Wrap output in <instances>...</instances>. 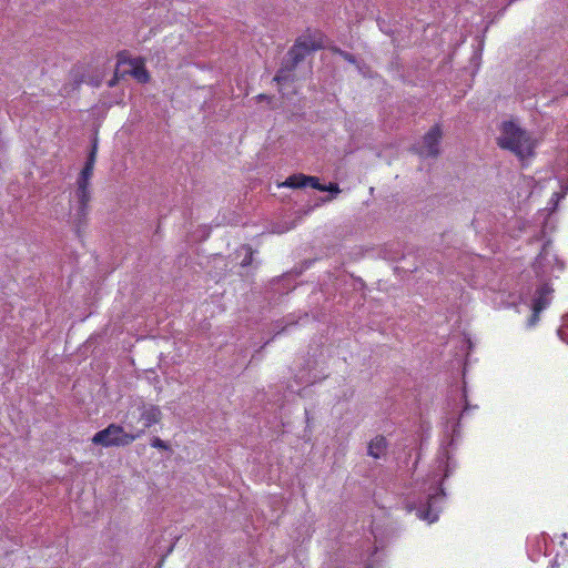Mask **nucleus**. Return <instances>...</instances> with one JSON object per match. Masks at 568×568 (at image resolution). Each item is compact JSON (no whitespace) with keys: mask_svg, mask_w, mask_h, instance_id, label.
<instances>
[{"mask_svg":"<svg viewBox=\"0 0 568 568\" xmlns=\"http://www.w3.org/2000/svg\"><path fill=\"white\" fill-rule=\"evenodd\" d=\"M277 84L282 85L286 82H293L295 80V75L293 72L284 71L283 69H278L274 79Z\"/></svg>","mask_w":568,"mask_h":568,"instance_id":"12","label":"nucleus"},{"mask_svg":"<svg viewBox=\"0 0 568 568\" xmlns=\"http://www.w3.org/2000/svg\"><path fill=\"white\" fill-rule=\"evenodd\" d=\"M151 446L154 447V448H160V449H168L169 448L168 444L164 440H162L161 438H159V437H154L151 440Z\"/></svg>","mask_w":568,"mask_h":568,"instance_id":"19","label":"nucleus"},{"mask_svg":"<svg viewBox=\"0 0 568 568\" xmlns=\"http://www.w3.org/2000/svg\"><path fill=\"white\" fill-rule=\"evenodd\" d=\"M302 179L306 180L307 186H311L313 189L324 192V185L320 183L318 178L307 175V178H302Z\"/></svg>","mask_w":568,"mask_h":568,"instance_id":"17","label":"nucleus"},{"mask_svg":"<svg viewBox=\"0 0 568 568\" xmlns=\"http://www.w3.org/2000/svg\"><path fill=\"white\" fill-rule=\"evenodd\" d=\"M558 335L561 341L568 343V315L564 317V324L558 329Z\"/></svg>","mask_w":568,"mask_h":568,"instance_id":"18","label":"nucleus"},{"mask_svg":"<svg viewBox=\"0 0 568 568\" xmlns=\"http://www.w3.org/2000/svg\"><path fill=\"white\" fill-rule=\"evenodd\" d=\"M552 292L554 290L548 283H544L537 287L532 301V305L536 306V312H541L549 305Z\"/></svg>","mask_w":568,"mask_h":568,"instance_id":"8","label":"nucleus"},{"mask_svg":"<svg viewBox=\"0 0 568 568\" xmlns=\"http://www.w3.org/2000/svg\"><path fill=\"white\" fill-rule=\"evenodd\" d=\"M97 152H98V140L94 139L93 142H92L91 151H90V153H89V155L87 158L85 164L94 166V163H95V160H97Z\"/></svg>","mask_w":568,"mask_h":568,"instance_id":"16","label":"nucleus"},{"mask_svg":"<svg viewBox=\"0 0 568 568\" xmlns=\"http://www.w3.org/2000/svg\"><path fill=\"white\" fill-rule=\"evenodd\" d=\"M89 83L93 87H99L101 84V79L99 77L92 78Z\"/></svg>","mask_w":568,"mask_h":568,"instance_id":"25","label":"nucleus"},{"mask_svg":"<svg viewBox=\"0 0 568 568\" xmlns=\"http://www.w3.org/2000/svg\"><path fill=\"white\" fill-rule=\"evenodd\" d=\"M440 496H444L443 488H440L439 491L428 496L427 509L422 511V514H420L422 518L427 519L429 521H434L437 518V516L433 515V513H432V506L437 500V498Z\"/></svg>","mask_w":568,"mask_h":568,"instance_id":"10","label":"nucleus"},{"mask_svg":"<svg viewBox=\"0 0 568 568\" xmlns=\"http://www.w3.org/2000/svg\"><path fill=\"white\" fill-rule=\"evenodd\" d=\"M499 130L497 144L500 149L508 150L520 159L532 154L534 143L526 130L514 121H504Z\"/></svg>","mask_w":568,"mask_h":568,"instance_id":"1","label":"nucleus"},{"mask_svg":"<svg viewBox=\"0 0 568 568\" xmlns=\"http://www.w3.org/2000/svg\"><path fill=\"white\" fill-rule=\"evenodd\" d=\"M129 418L130 417L126 416L125 427L128 428V430H125L124 427L118 424H110L106 428L98 432L93 436V444L101 445L104 447L128 446L135 439L144 435V430L135 429L133 422L130 420Z\"/></svg>","mask_w":568,"mask_h":568,"instance_id":"3","label":"nucleus"},{"mask_svg":"<svg viewBox=\"0 0 568 568\" xmlns=\"http://www.w3.org/2000/svg\"><path fill=\"white\" fill-rule=\"evenodd\" d=\"M70 79L73 82V89H78L85 81L82 68H73L70 71Z\"/></svg>","mask_w":568,"mask_h":568,"instance_id":"13","label":"nucleus"},{"mask_svg":"<svg viewBox=\"0 0 568 568\" xmlns=\"http://www.w3.org/2000/svg\"><path fill=\"white\" fill-rule=\"evenodd\" d=\"M242 250L245 251V256L241 262V266L246 267V266L251 265L253 262L254 251L250 245H243Z\"/></svg>","mask_w":568,"mask_h":568,"instance_id":"15","label":"nucleus"},{"mask_svg":"<svg viewBox=\"0 0 568 568\" xmlns=\"http://www.w3.org/2000/svg\"><path fill=\"white\" fill-rule=\"evenodd\" d=\"M442 136L440 126L436 124L424 135L422 144L415 145L413 150L422 158H437Z\"/></svg>","mask_w":568,"mask_h":568,"instance_id":"5","label":"nucleus"},{"mask_svg":"<svg viewBox=\"0 0 568 568\" xmlns=\"http://www.w3.org/2000/svg\"><path fill=\"white\" fill-rule=\"evenodd\" d=\"M323 43L311 36L300 37L295 43L290 48L283 58L280 69L287 72H294L296 67L305 60V58L314 51L321 50Z\"/></svg>","mask_w":568,"mask_h":568,"instance_id":"4","label":"nucleus"},{"mask_svg":"<svg viewBox=\"0 0 568 568\" xmlns=\"http://www.w3.org/2000/svg\"><path fill=\"white\" fill-rule=\"evenodd\" d=\"M540 312H536V306L532 305V314L528 321L529 326H534L539 321Z\"/></svg>","mask_w":568,"mask_h":568,"instance_id":"21","label":"nucleus"},{"mask_svg":"<svg viewBox=\"0 0 568 568\" xmlns=\"http://www.w3.org/2000/svg\"><path fill=\"white\" fill-rule=\"evenodd\" d=\"M122 72H120L119 68L115 69L114 75L111 80L108 82L109 88H113L118 84L119 80L122 79Z\"/></svg>","mask_w":568,"mask_h":568,"instance_id":"20","label":"nucleus"},{"mask_svg":"<svg viewBox=\"0 0 568 568\" xmlns=\"http://www.w3.org/2000/svg\"><path fill=\"white\" fill-rule=\"evenodd\" d=\"M301 178H307V175L298 173L293 174L286 179V181L283 183L284 186L294 187V189H301L306 187L307 182L306 180H303Z\"/></svg>","mask_w":568,"mask_h":568,"instance_id":"11","label":"nucleus"},{"mask_svg":"<svg viewBox=\"0 0 568 568\" xmlns=\"http://www.w3.org/2000/svg\"><path fill=\"white\" fill-rule=\"evenodd\" d=\"M139 419L143 422L144 432L150 428L152 425L158 424L162 418V412L159 406L153 404L142 403L139 406Z\"/></svg>","mask_w":568,"mask_h":568,"instance_id":"7","label":"nucleus"},{"mask_svg":"<svg viewBox=\"0 0 568 568\" xmlns=\"http://www.w3.org/2000/svg\"><path fill=\"white\" fill-rule=\"evenodd\" d=\"M93 165L84 164L77 180V190L71 206V220L77 233H80L81 227L87 223V215L89 212V202L91 193L89 190V182L93 175Z\"/></svg>","mask_w":568,"mask_h":568,"instance_id":"2","label":"nucleus"},{"mask_svg":"<svg viewBox=\"0 0 568 568\" xmlns=\"http://www.w3.org/2000/svg\"><path fill=\"white\" fill-rule=\"evenodd\" d=\"M128 62L132 68L122 72V77L126 74L132 75L139 83H148L151 79L149 71L146 70L143 60L140 59H126L125 51H121L118 54V67L121 63Z\"/></svg>","mask_w":568,"mask_h":568,"instance_id":"6","label":"nucleus"},{"mask_svg":"<svg viewBox=\"0 0 568 568\" xmlns=\"http://www.w3.org/2000/svg\"><path fill=\"white\" fill-rule=\"evenodd\" d=\"M257 101H267L270 102L272 100V98L270 95H266V94H258L256 97Z\"/></svg>","mask_w":568,"mask_h":568,"instance_id":"26","label":"nucleus"},{"mask_svg":"<svg viewBox=\"0 0 568 568\" xmlns=\"http://www.w3.org/2000/svg\"><path fill=\"white\" fill-rule=\"evenodd\" d=\"M464 398H465V406H464V409L462 410L460 415H459V419L463 418L466 413L468 412V409L471 408V406L469 405L468 400H467V396H466V390L464 389Z\"/></svg>","mask_w":568,"mask_h":568,"instance_id":"22","label":"nucleus"},{"mask_svg":"<svg viewBox=\"0 0 568 568\" xmlns=\"http://www.w3.org/2000/svg\"><path fill=\"white\" fill-rule=\"evenodd\" d=\"M547 246L548 244H545L541 252L539 253V255L537 256V262L540 263L541 260L545 257V255L547 254Z\"/></svg>","mask_w":568,"mask_h":568,"instance_id":"24","label":"nucleus"},{"mask_svg":"<svg viewBox=\"0 0 568 568\" xmlns=\"http://www.w3.org/2000/svg\"><path fill=\"white\" fill-rule=\"evenodd\" d=\"M388 443L386 438L383 435H377L369 442L367 454L368 456L378 459L385 455Z\"/></svg>","mask_w":568,"mask_h":568,"instance_id":"9","label":"nucleus"},{"mask_svg":"<svg viewBox=\"0 0 568 568\" xmlns=\"http://www.w3.org/2000/svg\"><path fill=\"white\" fill-rule=\"evenodd\" d=\"M324 192H329V195L321 200L323 203H326L332 201L337 194H339L341 189L337 183H329L328 185H324Z\"/></svg>","mask_w":568,"mask_h":568,"instance_id":"14","label":"nucleus"},{"mask_svg":"<svg viewBox=\"0 0 568 568\" xmlns=\"http://www.w3.org/2000/svg\"><path fill=\"white\" fill-rule=\"evenodd\" d=\"M439 468L445 470L444 477H448V475H449V463H448V458H447L445 462H444V460H442V462L439 463Z\"/></svg>","mask_w":568,"mask_h":568,"instance_id":"23","label":"nucleus"},{"mask_svg":"<svg viewBox=\"0 0 568 568\" xmlns=\"http://www.w3.org/2000/svg\"><path fill=\"white\" fill-rule=\"evenodd\" d=\"M343 55L346 60L354 62V57L351 53L345 52V53H343Z\"/></svg>","mask_w":568,"mask_h":568,"instance_id":"27","label":"nucleus"}]
</instances>
